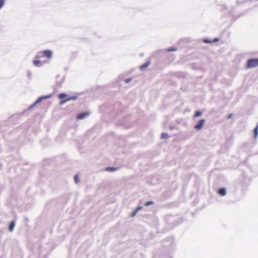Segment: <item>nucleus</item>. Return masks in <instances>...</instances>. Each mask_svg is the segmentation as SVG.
Segmentation results:
<instances>
[{
	"mask_svg": "<svg viewBox=\"0 0 258 258\" xmlns=\"http://www.w3.org/2000/svg\"><path fill=\"white\" fill-rule=\"evenodd\" d=\"M117 169H118L117 167L115 168V167H108L106 168L105 170H106L107 171L112 172Z\"/></svg>",
	"mask_w": 258,
	"mask_h": 258,
	"instance_id": "9b49d317",
	"label": "nucleus"
},
{
	"mask_svg": "<svg viewBox=\"0 0 258 258\" xmlns=\"http://www.w3.org/2000/svg\"><path fill=\"white\" fill-rule=\"evenodd\" d=\"M74 180H75V181L76 183H78L79 180H78V175H76L75 176H74Z\"/></svg>",
	"mask_w": 258,
	"mask_h": 258,
	"instance_id": "a211bd4d",
	"label": "nucleus"
},
{
	"mask_svg": "<svg viewBox=\"0 0 258 258\" xmlns=\"http://www.w3.org/2000/svg\"><path fill=\"white\" fill-rule=\"evenodd\" d=\"M150 64V61L146 62L145 63H144V64L142 65L140 67L141 70H142V71L145 70L148 68V67L149 66Z\"/></svg>",
	"mask_w": 258,
	"mask_h": 258,
	"instance_id": "6e6552de",
	"label": "nucleus"
},
{
	"mask_svg": "<svg viewBox=\"0 0 258 258\" xmlns=\"http://www.w3.org/2000/svg\"><path fill=\"white\" fill-rule=\"evenodd\" d=\"M130 81V79H126V80H125V82H126V83H128V82H129Z\"/></svg>",
	"mask_w": 258,
	"mask_h": 258,
	"instance_id": "5701e85b",
	"label": "nucleus"
},
{
	"mask_svg": "<svg viewBox=\"0 0 258 258\" xmlns=\"http://www.w3.org/2000/svg\"><path fill=\"white\" fill-rule=\"evenodd\" d=\"M15 222L14 221H12L11 222L9 227V229L10 231H11V232L13 231L14 228L15 227Z\"/></svg>",
	"mask_w": 258,
	"mask_h": 258,
	"instance_id": "9d476101",
	"label": "nucleus"
},
{
	"mask_svg": "<svg viewBox=\"0 0 258 258\" xmlns=\"http://www.w3.org/2000/svg\"><path fill=\"white\" fill-rule=\"evenodd\" d=\"M254 137H255V138H256L257 136V134H258V125L254 128Z\"/></svg>",
	"mask_w": 258,
	"mask_h": 258,
	"instance_id": "f8f14e48",
	"label": "nucleus"
},
{
	"mask_svg": "<svg viewBox=\"0 0 258 258\" xmlns=\"http://www.w3.org/2000/svg\"><path fill=\"white\" fill-rule=\"evenodd\" d=\"M202 114V113L200 112V111H196L195 115H194V117H199L200 116H201Z\"/></svg>",
	"mask_w": 258,
	"mask_h": 258,
	"instance_id": "ddd939ff",
	"label": "nucleus"
},
{
	"mask_svg": "<svg viewBox=\"0 0 258 258\" xmlns=\"http://www.w3.org/2000/svg\"><path fill=\"white\" fill-rule=\"evenodd\" d=\"M232 116V114H230L228 117V119H229Z\"/></svg>",
	"mask_w": 258,
	"mask_h": 258,
	"instance_id": "b1692460",
	"label": "nucleus"
},
{
	"mask_svg": "<svg viewBox=\"0 0 258 258\" xmlns=\"http://www.w3.org/2000/svg\"><path fill=\"white\" fill-rule=\"evenodd\" d=\"M161 138H162V139L167 138H168V135L167 134L162 133L161 135Z\"/></svg>",
	"mask_w": 258,
	"mask_h": 258,
	"instance_id": "2eb2a0df",
	"label": "nucleus"
},
{
	"mask_svg": "<svg viewBox=\"0 0 258 258\" xmlns=\"http://www.w3.org/2000/svg\"><path fill=\"white\" fill-rule=\"evenodd\" d=\"M52 56V51L49 50H46L42 51H40L38 53L36 57L39 58L43 56H46L47 58L49 59Z\"/></svg>",
	"mask_w": 258,
	"mask_h": 258,
	"instance_id": "f03ea898",
	"label": "nucleus"
},
{
	"mask_svg": "<svg viewBox=\"0 0 258 258\" xmlns=\"http://www.w3.org/2000/svg\"><path fill=\"white\" fill-rule=\"evenodd\" d=\"M219 40L218 38H215L214 40H213V42H217Z\"/></svg>",
	"mask_w": 258,
	"mask_h": 258,
	"instance_id": "4be33fe9",
	"label": "nucleus"
},
{
	"mask_svg": "<svg viewBox=\"0 0 258 258\" xmlns=\"http://www.w3.org/2000/svg\"><path fill=\"white\" fill-rule=\"evenodd\" d=\"M153 203H153V202H152V201L148 202H147V203L145 204V206H149V205H151L153 204Z\"/></svg>",
	"mask_w": 258,
	"mask_h": 258,
	"instance_id": "f3484780",
	"label": "nucleus"
},
{
	"mask_svg": "<svg viewBox=\"0 0 258 258\" xmlns=\"http://www.w3.org/2000/svg\"><path fill=\"white\" fill-rule=\"evenodd\" d=\"M177 49L176 48L172 47L166 49L167 51H176Z\"/></svg>",
	"mask_w": 258,
	"mask_h": 258,
	"instance_id": "4468645a",
	"label": "nucleus"
},
{
	"mask_svg": "<svg viewBox=\"0 0 258 258\" xmlns=\"http://www.w3.org/2000/svg\"><path fill=\"white\" fill-rule=\"evenodd\" d=\"M258 67V58H250L248 60L246 65L247 68H252Z\"/></svg>",
	"mask_w": 258,
	"mask_h": 258,
	"instance_id": "7ed1b4c3",
	"label": "nucleus"
},
{
	"mask_svg": "<svg viewBox=\"0 0 258 258\" xmlns=\"http://www.w3.org/2000/svg\"><path fill=\"white\" fill-rule=\"evenodd\" d=\"M204 42L208 43H211L212 41L208 39H204Z\"/></svg>",
	"mask_w": 258,
	"mask_h": 258,
	"instance_id": "aec40b11",
	"label": "nucleus"
},
{
	"mask_svg": "<svg viewBox=\"0 0 258 258\" xmlns=\"http://www.w3.org/2000/svg\"><path fill=\"white\" fill-rule=\"evenodd\" d=\"M50 97V95H48V96H42V97H41L40 98H39L35 102V103L31 106V107H33L35 104L39 103L40 102H41L42 101V99H46V98H49Z\"/></svg>",
	"mask_w": 258,
	"mask_h": 258,
	"instance_id": "423d86ee",
	"label": "nucleus"
},
{
	"mask_svg": "<svg viewBox=\"0 0 258 258\" xmlns=\"http://www.w3.org/2000/svg\"><path fill=\"white\" fill-rule=\"evenodd\" d=\"M5 4V0H0V9L4 6Z\"/></svg>",
	"mask_w": 258,
	"mask_h": 258,
	"instance_id": "dca6fc26",
	"label": "nucleus"
},
{
	"mask_svg": "<svg viewBox=\"0 0 258 258\" xmlns=\"http://www.w3.org/2000/svg\"><path fill=\"white\" fill-rule=\"evenodd\" d=\"M89 115L88 112H83L80 113L77 117L78 119H83Z\"/></svg>",
	"mask_w": 258,
	"mask_h": 258,
	"instance_id": "39448f33",
	"label": "nucleus"
},
{
	"mask_svg": "<svg viewBox=\"0 0 258 258\" xmlns=\"http://www.w3.org/2000/svg\"><path fill=\"white\" fill-rule=\"evenodd\" d=\"M218 194L222 196H224L226 194V189L224 188H221L218 189Z\"/></svg>",
	"mask_w": 258,
	"mask_h": 258,
	"instance_id": "0eeeda50",
	"label": "nucleus"
},
{
	"mask_svg": "<svg viewBox=\"0 0 258 258\" xmlns=\"http://www.w3.org/2000/svg\"><path fill=\"white\" fill-rule=\"evenodd\" d=\"M205 122V121L204 119L200 120L195 125V128L197 130H200L202 128Z\"/></svg>",
	"mask_w": 258,
	"mask_h": 258,
	"instance_id": "20e7f679",
	"label": "nucleus"
},
{
	"mask_svg": "<svg viewBox=\"0 0 258 258\" xmlns=\"http://www.w3.org/2000/svg\"><path fill=\"white\" fill-rule=\"evenodd\" d=\"M142 209V207H138V208H136V211H137L138 212V211H139L140 210H141Z\"/></svg>",
	"mask_w": 258,
	"mask_h": 258,
	"instance_id": "412c9836",
	"label": "nucleus"
},
{
	"mask_svg": "<svg viewBox=\"0 0 258 258\" xmlns=\"http://www.w3.org/2000/svg\"><path fill=\"white\" fill-rule=\"evenodd\" d=\"M58 98L61 100L59 104L62 105L67 101H70L71 100H75L76 99V97L73 96L71 97L67 98V95L65 93H60L58 95Z\"/></svg>",
	"mask_w": 258,
	"mask_h": 258,
	"instance_id": "f257e3e1",
	"label": "nucleus"
},
{
	"mask_svg": "<svg viewBox=\"0 0 258 258\" xmlns=\"http://www.w3.org/2000/svg\"><path fill=\"white\" fill-rule=\"evenodd\" d=\"M137 213V211H136V210H135V211H134L132 213L131 216H132V217H134V216L136 215Z\"/></svg>",
	"mask_w": 258,
	"mask_h": 258,
	"instance_id": "6ab92c4d",
	"label": "nucleus"
},
{
	"mask_svg": "<svg viewBox=\"0 0 258 258\" xmlns=\"http://www.w3.org/2000/svg\"><path fill=\"white\" fill-rule=\"evenodd\" d=\"M33 64L36 67H40L43 64V63L38 59H35L33 60Z\"/></svg>",
	"mask_w": 258,
	"mask_h": 258,
	"instance_id": "1a4fd4ad",
	"label": "nucleus"
}]
</instances>
